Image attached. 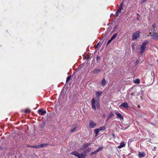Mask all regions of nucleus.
I'll list each match as a JSON object with an SVG mask.
<instances>
[{
  "instance_id": "obj_1",
  "label": "nucleus",
  "mask_w": 158,
  "mask_h": 158,
  "mask_svg": "<svg viewBox=\"0 0 158 158\" xmlns=\"http://www.w3.org/2000/svg\"><path fill=\"white\" fill-rule=\"evenodd\" d=\"M91 103L92 107L94 110H96L97 108L98 109L99 108L100 104L99 98L95 99L93 98L91 101Z\"/></svg>"
},
{
  "instance_id": "obj_2",
  "label": "nucleus",
  "mask_w": 158,
  "mask_h": 158,
  "mask_svg": "<svg viewBox=\"0 0 158 158\" xmlns=\"http://www.w3.org/2000/svg\"><path fill=\"white\" fill-rule=\"evenodd\" d=\"M149 41L146 40L144 41L140 46V53L142 54L145 52L146 45L148 43Z\"/></svg>"
},
{
  "instance_id": "obj_3",
  "label": "nucleus",
  "mask_w": 158,
  "mask_h": 158,
  "mask_svg": "<svg viewBox=\"0 0 158 158\" xmlns=\"http://www.w3.org/2000/svg\"><path fill=\"white\" fill-rule=\"evenodd\" d=\"M71 154L77 156L78 158H85L86 157V155L85 154H79L77 152H71Z\"/></svg>"
},
{
  "instance_id": "obj_4",
  "label": "nucleus",
  "mask_w": 158,
  "mask_h": 158,
  "mask_svg": "<svg viewBox=\"0 0 158 158\" xmlns=\"http://www.w3.org/2000/svg\"><path fill=\"white\" fill-rule=\"evenodd\" d=\"M140 32L139 31H137L135 32L132 35V39L136 40L139 37V34Z\"/></svg>"
},
{
  "instance_id": "obj_5",
  "label": "nucleus",
  "mask_w": 158,
  "mask_h": 158,
  "mask_svg": "<svg viewBox=\"0 0 158 158\" xmlns=\"http://www.w3.org/2000/svg\"><path fill=\"white\" fill-rule=\"evenodd\" d=\"M115 114L117 115V118H119L121 120H123V118L122 115L118 112H116Z\"/></svg>"
},
{
  "instance_id": "obj_6",
  "label": "nucleus",
  "mask_w": 158,
  "mask_h": 158,
  "mask_svg": "<svg viewBox=\"0 0 158 158\" xmlns=\"http://www.w3.org/2000/svg\"><path fill=\"white\" fill-rule=\"evenodd\" d=\"M151 36L153 40L158 39V34L157 33H153Z\"/></svg>"
},
{
  "instance_id": "obj_7",
  "label": "nucleus",
  "mask_w": 158,
  "mask_h": 158,
  "mask_svg": "<svg viewBox=\"0 0 158 158\" xmlns=\"http://www.w3.org/2000/svg\"><path fill=\"white\" fill-rule=\"evenodd\" d=\"M96 125V123H94L93 121H90L89 122V126L91 128H94L95 127Z\"/></svg>"
},
{
  "instance_id": "obj_8",
  "label": "nucleus",
  "mask_w": 158,
  "mask_h": 158,
  "mask_svg": "<svg viewBox=\"0 0 158 158\" xmlns=\"http://www.w3.org/2000/svg\"><path fill=\"white\" fill-rule=\"evenodd\" d=\"M145 156H146V154L144 152H139L138 156L139 158L143 157H144Z\"/></svg>"
},
{
  "instance_id": "obj_9",
  "label": "nucleus",
  "mask_w": 158,
  "mask_h": 158,
  "mask_svg": "<svg viewBox=\"0 0 158 158\" xmlns=\"http://www.w3.org/2000/svg\"><path fill=\"white\" fill-rule=\"evenodd\" d=\"M91 143H85L83 146V147L80 148L81 150H82L88 147L90 145Z\"/></svg>"
},
{
  "instance_id": "obj_10",
  "label": "nucleus",
  "mask_w": 158,
  "mask_h": 158,
  "mask_svg": "<svg viewBox=\"0 0 158 158\" xmlns=\"http://www.w3.org/2000/svg\"><path fill=\"white\" fill-rule=\"evenodd\" d=\"M120 107L123 106L126 108H128V105L126 102L123 103L119 106Z\"/></svg>"
},
{
  "instance_id": "obj_11",
  "label": "nucleus",
  "mask_w": 158,
  "mask_h": 158,
  "mask_svg": "<svg viewBox=\"0 0 158 158\" xmlns=\"http://www.w3.org/2000/svg\"><path fill=\"white\" fill-rule=\"evenodd\" d=\"M38 111L39 113L42 115H44L46 112V110H43L41 109H39Z\"/></svg>"
},
{
  "instance_id": "obj_12",
  "label": "nucleus",
  "mask_w": 158,
  "mask_h": 158,
  "mask_svg": "<svg viewBox=\"0 0 158 158\" xmlns=\"http://www.w3.org/2000/svg\"><path fill=\"white\" fill-rule=\"evenodd\" d=\"M102 91H97L96 93V96L97 98L96 99L99 98V97L100 96V95L102 94Z\"/></svg>"
},
{
  "instance_id": "obj_13",
  "label": "nucleus",
  "mask_w": 158,
  "mask_h": 158,
  "mask_svg": "<svg viewBox=\"0 0 158 158\" xmlns=\"http://www.w3.org/2000/svg\"><path fill=\"white\" fill-rule=\"evenodd\" d=\"M123 2H122L120 5V7H119V9H118V10L117 11V12H118V13H120L121 11V10H122V8H123Z\"/></svg>"
},
{
  "instance_id": "obj_14",
  "label": "nucleus",
  "mask_w": 158,
  "mask_h": 158,
  "mask_svg": "<svg viewBox=\"0 0 158 158\" xmlns=\"http://www.w3.org/2000/svg\"><path fill=\"white\" fill-rule=\"evenodd\" d=\"M106 84V81L105 79L104 78H103L101 84L103 86H105Z\"/></svg>"
},
{
  "instance_id": "obj_15",
  "label": "nucleus",
  "mask_w": 158,
  "mask_h": 158,
  "mask_svg": "<svg viewBox=\"0 0 158 158\" xmlns=\"http://www.w3.org/2000/svg\"><path fill=\"white\" fill-rule=\"evenodd\" d=\"M125 144L124 142H122L120 143V145L118 147V148H121L125 146Z\"/></svg>"
},
{
  "instance_id": "obj_16",
  "label": "nucleus",
  "mask_w": 158,
  "mask_h": 158,
  "mask_svg": "<svg viewBox=\"0 0 158 158\" xmlns=\"http://www.w3.org/2000/svg\"><path fill=\"white\" fill-rule=\"evenodd\" d=\"M39 148H42L43 147H46L48 145V144H41L40 145H39Z\"/></svg>"
},
{
  "instance_id": "obj_17",
  "label": "nucleus",
  "mask_w": 158,
  "mask_h": 158,
  "mask_svg": "<svg viewBox=\"0 0 158 158\" xmlns=\"http://www.w3.org/2000/svg\"><path fill=\"white\" fill-rule=\"evenodd\" d=\"M101 70L100 69H96L94 70L93 71V72L94 73H98L100 72H101Z\"/></svg>"
},
{
  "instance_id": "obj_18",
  "label": "nucleus",
  "mask_w": 158,
  "mask_h": 158,
  "mask_svg": "<svg viewBox=\"0 0 158 158\" xmlns=\"http://www.w3.org/2000/svg\"><path fill=\"white\" fill-rule=\"evenodd\" d=\"M134 82L135 84H139L140 82V80L139 79H136L134 81Z\"/></svg>"
},
{
  "instance_id": "obj_19",
  "label": "nucleus",
  "mask_w": 158,
  "mask_h": 158,
  "mask_svg": "<svg viewBox=\"0 0 158 158\" xmlns=\"http://www.w3.org/2000/svg\"><path fill=\"white\" fill-rule=\"evenodd\" d=\"M100 131V130L99 129H96L94 130V132L95 133L96 136H97L98 134L99 131Z\"/></svg>"
},
{
  "instance_id": "obj_20",
  "label": "nucleus",
  "mask_w": 158,
  "mask_h": 158,
  "mask_svg": "<svg viewBox=\"0 0 158 158\" xmlns=\"http://www.w3.org/2000/svg\"><path fill=\"white\" fill-rule=\"evenodd\" d=\"M103 149V148L102 147H99L98 149L96 150V152H98Z\"/></svg>"
},
{
  "instance_id": "obj_21",
  "label": "nucleus",
  "mask_w": 158,
  "mask_h": 158,
  "mask_svg": "<svg viewBox=\"0 0 158 158\" xmlns=\"http://www.w3.org/2000/svg\"><path fill=\"white\" fill-rule=\"evenodd\" d=\"M100 131L101 130H104L106 129V127L105 126L100 127L99 128Z\"/></svg>"
},
{
  "instance_id": "obj_22",
  "label": "nucleus",
  "mask_w": 158,
  "mask_h": 158,
  "mask_svg": "<svg viewBox=\"0 0 158 158\" xmlns=\"http://www.w3.org/2000/svg\"><path fill=\"white\" fill-rule=\"evenodd\" d=\"M117 34H114L111 37V39H112V40H114L115 38L117 36Z\"/></svg>"
},
{
  "instance_id": "obj_23",
  "label": "nucleus",
  "mask_w": 158,
  "mask_h": 158,
  "mask_svg": "<svg viewBox=\"0 0 158 158\" xmlns=\"http://www.w3.org/2000/svg\"><path fill=\"white\" fill-rule=\"evenodd\" d=\"M31 111L29 109H26L24 110V112L25 113H30Z\"/></svg>"
},
{
  "instance_id": "obj_24",
  "label": "nucleus",
  "mask_w": 158,
  "mask_h": 158,
  "mask_svg": "<svg viewBox=\"0 0 158 158\" xmlns=\"http://www.w3.org/2000/svg\"><path fill=\"white\" fill-rule=\"evenodd\" d=\"M31 147L33 148H39V145H35L34 146H31Z\"/></svg>"
},
{
  "instance_id": "obj_25",
  "label": "nucleus",
  "mask_w": 158,
  "mask_h": 158,
  "mask_svg": "<svg viewBox=\"0 0 158 158\" xmlns=\"http://www.w3.org/2000/svg\"><path fill=\"white\" fill-rule=\"evenodd\" d=\"M77 127L76 126L74 128H73L70 131V132H74V131L77 128Z\"/></svg>"
},
{
  "instance_id": "obj_26",
  "label": "nucleus",
  "mask_w": 158,
  "mask_h": 158,
  "mask_svg": "<svg viewBox=\"0 0 158 158\" xmlns=\"http://www.w3.org/2000/svg\"><path fill=\"white\" fill-rule=\"evenodd\" d=\"M114 115V114L112 113H111L109 114L108 116L109 117V118H111V117H112Z\"/></svg>"
},
{
  "instance_id": "obj_27",
  "label": "nucleus",
  "mask_w": 158,
  "mask_h": 158,
  "mask_svg": "<svg viewBox=\"0 0 158 158\" xmlns=\"http://www.w3.org/2000/svg\"><path fill=\"white\" fill-rule=\"evenodd\" d=\"M91 148H88L87 150L85 152V153L87 152H89L90 150H91Z\"/></svg>"
},
{
  "instance_id": "obj_28",
  "label": "nucleus",
  "mask_w": 158,
  "mask_h": 158,
  "mask_svg": "<svg viewBox=\"0 0 158 158\" xmlns=\"http://www.w3.org/2000/svg\"><path fill=\"white\" fill-rule=\"evenodd\" d=\"M112 40L111 39H110L108 41V42L107 43V45H108V44H109L111 42V41H112Z\"/></svg>"
},
{
  "instance_id": "obj_29",
  "label": "nucleus",
  "mask_w": 158,
  "mask_h": 158,
  "mask_svg": "<svg viewBox=\"0 0 158 158\" xmlns=\"http://www.w3.org/2000/svg\"><path fill=\"white\" fill-rule=\"evenodd\" d=\"M71 76H69L67 77L66 79V82H68L70 79Z\"/></svg>"
},
{
  "instance_id": "obj_30",
  "label": "nucleus",
  "mask_w": 158,
  "mask_h": 158,
  "mask_svg": "<svg viewBox=\"0 0 158 158\" xmlns=\"http://www.w3.org/2000/svg\"><path fill=\"white\" fill-rule=\"evenodd\" d=\"M156 24L155 23H153V25L152 26V27H153V28H155V27H156Z\"/></svg>"
},
{
  "instance_id": "obj_31",
  "label": "nucleus",
  "mask_w": 158,
  "mask_h": 158,
  "mask_svg": "<svg viewBox=\"0 0 158 158\" xmlns=\"http://www.w3.org/2000/svg\"><path fill=\"white\" fill-rule=\"evenodd\" d=\"M119 13H119L116 12V17L118 16Z\"/></svg>"
},
{
  "instance_id": "obj_32",
  "label": "nucleus",
  "mask_w": 158,
  "mask_h": 158,
  "mask_svg": "<svg viewBox=\"0 0 158 158\" xmlns=\"http://www.w3.org/2000/svg\"><path fill=\"white\" fill-rule=\"evenodd\" d=\"M97 152H96V151L94 152H93L91 153V155H93L94 154L96 153Z\"/></svg>"
},
{
  "instance_id": "obj_33",
  "label": "nucleus",
  "mask_w": 158,
  "mask_h": 158,
  "mask_svg": "<svg viewBox=\"0 0 158 158\" xmlns=\"http://www.w3.org/2000/svg\"><path fill=\"white\" fill-rule=\"evenodd\" d=\"M110 118H109V117L108 116L107 117V118L106 119H107V120H109Z\"/></svg>"
},
{
  "instance_id": "obj_34",
  "label": "nucleus",
  "mask_w": 158,
  "mask_h": 158,
  "mask_svg": "<svg viewBox=\"0 0 158 158\" xmlns=\"http://www.w3.org/2000/svg\"><path fill=\"white\" fill-rule=\"evenodd\" d=\"M152 34L151 32L149 33V34L148 35V36H149L150 35H151Z\"/></svg>"
}]
</instances>
